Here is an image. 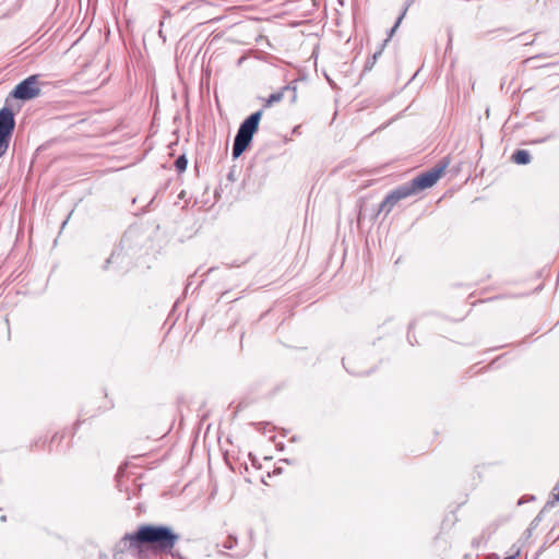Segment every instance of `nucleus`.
Returning a JSON list of instances; mask_svg holds the SVG:
<instances>
[{"instance_id":"nucleus-8","label":"nucleus","mask_w":559,"mask_h":559,"mask_svg":"<svg viewBox=\"0 0 559 559\" xmlns=\"http://www.w3.org/2000/svg\"><path fill=\"white\" fill-rule=\"evenodd\" d=\"M408 9V5H406L402 12V14L397 17L395 24L393 25V27L390 29V33H389V38L393 36V34L395 33V31L397 29V27L400 26L403 17L405 16L406 14V11Z\"/></svg>"},{"instance_id":"nucleus-3","label":"nucleus","mask_w":559,"mask_h":559,"mask_svg":"<svg viewBox=\"0 0 559 559\" xmlns=\"http://www.w3.org/2000/svg\"><path fill=\"white\" fill-rule=\"evenodd\" d=\"M261 117L262 111H255L240 124L233 146V156L235 158L239 157L250 144L253 134L258 130Z\"/></svg>"},{"instance_id":"nucleus-1","label":"nucleus","mask_w":559,"mask_h":559,"mask_svg":"<svg viewBox=\"0 0 559 559\" xmlns=\"http://www.w3.org/2000/svg\"><path fill=\"white\" fill-rule=\"evenodd\" d=\"M179 536L170 527L163 525H142L134 534L123 537L124 545L133 551H141L147 546L154 551L170 552L178 542Z\"/></svg>"},{"instance_id":"nucleus-10","label":"nucleus","mask_w":559,"mask_h":559,"mask_svg":"<svg viewBox=\"0 0 559 559\" xmlns=\"http://www.w3.org/2000/svg\"><path fill=\"white\" fill-rule=\"evenodd\" d=\"M236 543V539L231 536H229L223 544V547L225 549H231L234 544Z\"/></svg>"},{"instance_id":"nucleus-4","label":"nucleus","mask_w":559,"mask_h":559,"mask_svg":"<svg viewBox=\"0 0 559 559\" xmlns=\"http://www.w3.org/2000/svg\"><path fill=\"white\" fill-rule=\"evenodd\" d=\"M15 121L12 111L9 108L0 110V158L5 154L11 134L14 130Z\"/></svg>"},{"instance_id":"nucleus-6","label":"nucleus","mask_w":559,"mask_h":559,"mask_svg":"<svg viewBox=\"0 0 559 559\" xmlns=\"http://www.w3.org/2000/svg\"><path fill=\"white\" fill-rule=\"evenodd\" d=\"M512 159L514 163L516 164H520V165H525L527 163H530L531 160V155L527 151L525 150H519L516 151L513 155H512Z\"/></svg>"},{"instance_id":"nucleus-9","label":"nucleus","mask_w":559,"mask_h":559,"mask_svg":"<svg viewBox=\"0 0 559 559\" xmlns=\"http://www.w3.org/2000/svg\"><path fill=\"white\" fill-rule=\"evenodd\" d=\"M282 99V94L281 93H276V94H272L270 95V97L267 98V105H272L274 103H277Z\"/></svg>"},{"instance_id":"nucleus-11","label":"nucleus","mask_w":559,"mask_h":559,"mask_svg":"<svg viewBox=\"0 0 559 559\" xmlns=\"http://www.w3.org/2000/svg\"><path fill=\"white\" fill-rule=\"evenodd\" d=\"M518 554H519V552L516 551L515 554L510 555V556L506 557L504 559H515V557L518 556Z\"/></svg>"},{"instance_id":"nucleus-12","label":"nucleus","mask_w":559,"mask_h":559,"mask_svg":"<svg viewBox=\"0 0 559 559\" xmlns=\"http://www.w3.org/2000/svg\"><path fill=\"white\" fill-rule=\"evenodd\" d=\"M555 500L558 501L559 500V493L558 495H555Z\"/></svg>"},{"instance_id":"nucleus-7","label":"nucleus","mask_w":559,"mask_h":559,"mask_svg":"<svg viewBox=\"0 0 559 559\" xmlns=\"http://www.w3.org/2000/svg\"><path fill=\"white\" fill-rule=\"evenodd\" d=\"M187 165H188V160L183 155L179 156L175 162V166H176L177 170L180 173L186 170Z\"/></svg>"},{"instance_id":"nucleus-5","label":"nucleus","mask_w":559,"mask_h":559,"mask_svg":"<svg viewBox=\"0 0 559 559\" xmlns=\"http://www.w3.org/2000/svg\"><path fill=\"white\" fill-rule=\"evenodd\" d=\"M40 94L37 75H32L19 83L11 95L16 99L28 100Z\"/></svg>"},{"instance_id":"nucleus-2","label":"nucleus","mask_w":559,"mask_h":559,"mask_svg":"<svg viewBox=\"0 0 559 559\" xmlns=\"http://www.w3.org/2000/svg\"><path fill=\"white\" fill-rule=\"evenodd\" d=\"M447 168V164L437 165L430 170L423 173L415 177L409 182H406L395 190L391 191L380 204V211L390 213L396 203L403 199H406L417 192L431 188L442 176Z\"/></svg>"}]
</instances>
